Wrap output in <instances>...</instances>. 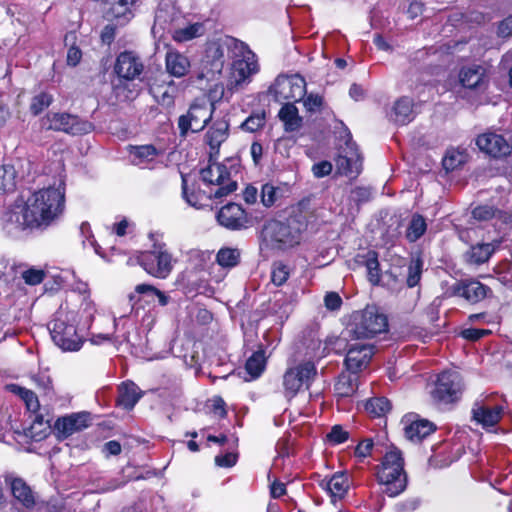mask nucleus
<instances>
[{"label": "nucleus", "mask_w": 512, "mask_h": 512, "mask_svg": "<svg viewBox=\"0 0 512 512\" xmlns=\"http://www.w3.org/2000/svg\"><path fill=\"white\" fill-rule=\"evenodd\" d=\"M65 210V190L48 187L33 192L25 201L16 202L10 220L22 230H46L55 224Z\"/></svg>", "instance_id": "obj_1"}, {"label": "nucleus", "mask_w": 512, "mask_h": 512, "mask_svg": "<svg viewBox=\"0 0 512 512\" xmlns=\"http://www.w3.org/2000/svg\"><path fill=\"white\" fill-rule=\"evenodd\" d=\"M493 396H485L477 399L471 410V420L482 428L488 429L496 426L502 418L503 404L492 402Z\"/></svg>", "instance_id": "obj_13"}, {"label": "nucleus", "mask_w": 512, "mask_h": 512, "mask_svg": "<svg viewBox=\"0 0 512 512\" xmlns=\"http://www.w3.org/2000/svg\"><path fill=\"white\" fill-rule=\"evenodd\" d=\"M238 455L233 452H227L224 455H217L215 457V464L219 467L230 468L237 462Z\"/></svg>", "instance_id": "obj_63"}, {"label": "nucleus", "mask_w": 512, "mask_h": 512, "mask_svg": "<svg viewBox=\"0 0 512 512\" xmlns=\"http://www.w3.org/2000/svg\"><path fill=\"white\" fill-rule=\"evenodd\" d=\"M279 193L280 189L278 187L270 183L263 184L261 188L262 204L267 208L273 206L278 199Z\"/></svg>", "instance_id": "obj_51"}, {"label": "nucleus", "mask_w": 512, "mask_h": 512, "mask_svg": "<svg viewBox=\"0 0 512 512\" xmlns=\"http://www.w3.org/2000/svg\"><path fill=\"white\" fill-rule=\"evenodd\" d=\"M204 26L202 23H193L187 26H178L172 32V37L176 42L190 41L196 37L203 35Z\"/></svg>", "instance_id": "obj_39"}, {"label": "nucleus", "mask_w": 512, "mask_h": 512, "mask_svg": "<svg viewBox=\"0 0 512 512\" xmlns=\"http://www.w3.org/2000/svg\"><path fill=\"white\" fill-rule=\"evenodd\" d=\"M476 145L486 154L500 158L507 156L511 153V146L506 139L496 133H484L477 137Z\"/></svg>", "instance_id": "obj_20"}, {"label": "nucleus", "mask_w": 512, "mask_h": 512, "mask_svg": "<svg viewBox=\"0 0 512 512\" xmlns=\"http://www.w3.org/2000/svg\"><path fill=\"white\" fill-rule=\"evenodd\" d=\"M265 125L264 114L249 116L241 125L242 129L249 132H255Z\"/></svg>", "instance_id": "obj_55"}, {"label": "nucleus", "mask_w": 512, "mask_h": 512, "mask_svg": "<svg viewBox=\"0 0 512 512\" xmlns=\"http://www.w3.org/2000/svg\"><path fill=\"white\" fill-rule=\"evenodd\" d=\"M53 100V96L47 92H41L33 96L29 107L30 112L34 116H38L52 104Z\"/></svg>", "instance_id": "obj_48"}, {"label": "nucleus", "mask_w": 512, "mask_h": 512, "mask_svg": "<svg viewBox=\"0 0 512 512\" xmlns=\"http://www.w3.org/2000/svg\"><path fill=\"white\" fill-rule=\"evenodd\" d=\"M231 61L227 87L229 90H239L250 83L251 77L258 73L259 65L256 55L244 42L241 53L233 55Z\"/></svg>", "instance_id": "obj_7"}, {"label": "nucleus", "mask_w": 512, "mask_h": 512, "mask_svg": "<svg viewBox=\"0 0 512 512\" xmlns=\"http://www.w3.org/2000/svg\"><path fill=\"white\" fill-rule=\"evenodd\" d=\"M325 307L328 310L336 311L342 305V299L336 292H328L324 297Z\"/></svg>", "instance_id": "obj_64"}, {"label": "nucleus", "mask_w": 512, "mask_h": 512, "mask_svg": "<svg viewBox=\"0 0 512 512\" xmlns=\"http://www.w3.org/2000/svg\"><path fill=\"white\" fill-rule=\"evenodd\" d=\"M320 486L329 492L333 501H336L347 494L350 481L345 473L337 472L329 480H322Z\"/></svg>", "instance_id": "obj_27"}, {"label": "nucleus", "mask_w": 512, "mask_h": 512, "mask_svg": "<svg viewBox=\"0 0 512 512\" xmlns=\"http://www.w3.org/2000/svg\"><path fill=\"white\" fill-rule=\"evenodd\" d=\"M323 97L319 94L310 93L305 95L303 98V105L305 109L310 113H315L320 111L323 106Z\"/></svg>", "instance_id": "obj_53"}, {"label": "nucleus", "mask_w": 512, "mask_h": 512, "mask_svg": "<svg viewBox=\"0 0 512 512\" xmlns=\"http://www.w3.org/2000/svg\"><path fill=\"white\" fill-rule=\"evenodd\" d=\"M154 99L164 107H171L174 105V98L176 94V87L173 81L167 84L154 83L149 89Z\"/></svg>", "instance_id": "obj_35"}, {"label": "nucleus", "mask_w": 512, "mask_h": 512, "mask_svg": "<svg viewBox=\"0 0 512 512\" xmlns=\"http://www.w3.org/2000/svg\"><path fill=\"white\" fill-rule=\"evenodd\" d=\"M379 484L384 488L382 492L389 497H396L407 486V475L404 471V460L399 450L387 452L377 472Z\"/></svg>", "instance_id": "obj_4"}, {"label": "nucleus", "mask_w": 512, "mask_h": 512, "mask_svg": "<svg viewBox=\"0 0 512 512\" xmlns=\"http://www.w3.org/2000/svg\"><path fill=\"white\" fill-rule=\"evenodd\" d=\"M277 85L281 86L279 95L283 99L298 102L306 95L305 79L299 75L293 76L290 79H283L282 81L277 80Z\"/></svg>", "instance_id": "obj_25"}, {"label": "nucleus", "mask_w": 512, "mask_h": 512, "mask_svg": "<svg viewBox=\"0 0 512 512\" xmlns=\"http://www.w3.org/2000/svg\"><path fill=\"white\" fill-rule=\"evenodd\" d=\"M365 409L374 417H381L391 409V403L386 397H373L367 400Z\"/></svg>", "instance_id": "obj_46"}, {"label": "nucleus", "mask_w": 512, "mask_h": 512, "mask_svg": "<svg viewBox=\"0 0 512 512\" xmlns=\"http://www.w3.org/2000/svg\"><path fill=\"white\" fill-rule=\"evenodd\" d=\"M16 187V170L13 166H0V194L14 191Z\"/></svg>", "instance_id": "obj_45"}, {"label": "nucleus", "mask_w": 512, "mask_h": 512, "mask_svg": "<svg viewBox=\"0 0 512 512\" xmlns=\"http://www.w3.org/2000/svg\"><path fill=\"white\" fill-rule=\"evenodd\" d=\"M496 246L493 243H477L471 245L465 252L464 259L469 265L479 266L486 263L494 254Z\"/></svg>", "instance_id": "obj_30"}, {"label": "nucleus", "mask_w": 512, "mask_h": 512, "mask_svg": "<svg viewBox=\"0 0 512 512\" xmlns=\"http://www.w3.org/2000/svg\"><path fill=\"white\" fill-rule=\"evenodd\" d=\"M454 296L465 299L470 304H477L493 295L492 289L477 279H462L452 286Z\"/></svg>", "instance_id": "obj_15"}, {"label": "nucleus", "mask_w": 512, "mask_h": 512, "mask_svg": "<svg viewBox=\"0 0 512 512\" xmlns=\"http://www.w3.org/2000/svg\"><path fill=\"white\" fill-rule=\"evenodd\" d=\"M459 82L467 89L483 90L487 85L486 69L481 65H469L461 68Z\"/></svg>", "instance_id": "obj_23"}, {"label": "nucleus", "mask_w": 512, "mask_h": 512, "mask_svg": "<svg viewBox=\"0 0 512 512\" xmlns=\"http://www.w3.org/2000/svg\"><path fill=\"white\" fill-rule=\"evenodd\" d=\"M356 262L364 265L368 272L369 281L376 285L379 283L381 278L380 264L378 261V253L374 250H368L364 254H358L356 256Z\"/></svg>", "instance_id": "obj_33"}, {"label": "nucleus", "mask_w": 512, "mask_h": 512, "mask_svg": "<svg viewBox=\"0 0 512 512\" xmlns=\"http://www.w3.org/2000/svg\"><path fill=\"white\" fill-rule=\"evenodd\" d=\"M214 103L206 98L197 99L193 102L187 113L178 119L180 136L186 137L188 132L197 133L202 131L212 119Z\"/></svg>", "instance_id": "obj_10"}, {"label": "nucleus", "mask_w": 512, "mask_h": 512, "mask_svg": "<svg viewBox=\"0 0 512 512\" xmlns=\"http://www.w3.org/2000/svg\"><path fill=\"white\" fill-rule=\"evenodd\" d=\"M159 154L160 152L151 144L131 146L130 149L132 163L140 166L141 168L148 167V165L153 162Z\"/></svg>", "instance_id": "obj_34"}, {"label": "nucleus", "mask_w": 512, "mask_h": 512, "mask_svg": "<svg viewBox=\"0 0 512 512\" xmlns=\"http://www.w3.org/2000/svg\"><path fill=\"white\" fill-rule=\"evenodd\" d=\"M241 250L222 247L216 254V262L223 268H233L240 263Z\"/></svg>", "instance_id": "obj_44"}, {"label": "nucleus", "mask_w": 512, "mask_h": 512, "mask_svg": "<svg viewBox=\"0 0 512 512\" xmlns=\"http://www.w3.org/2000/svg\"><path fill=\"white\" fill-rule=\"evenodd\" d=\"M423 270V260L420 257L412 258L408 265L406 283L409 288L417 286L420 282Z\"/></svg>", "instance_id": "obj_47"}, {"label": "nucleus", "mask_w": 512, "mask_h": 512, "mask_svg": "<svg viewBox=\"0 0 512 512\" xmlns=\"http://www.w3.org/2000/svg\"><path fill=\"white\" fill-rule=\"evenodd\" d=\"M291 269L282 261H276L271 267V281L276 286L283 285L289 278Z\"/></svg>", "instance_id": "obj_49"}, {"label": "nucleus", "mask_w": 512, "mask_h": 512, "mask_svg": "<svg viewBox=\"0 0 512 512\" xmlns=\"http://www.w3.org/2000/svg\"><path fill=\"white\" fill-rule=\"evenodd\" d=\"M201 180L207 185H216L213 193L215 199L226 197L237 189V182L231 180L230 171L226 165L209 161V164L200 171Z\"/></svg>", "instance_id": "obj_11"}, {"label": "nucleus", "mask_w": 512, "mask_h": 512, "mask_svg": "<svg viewBox=\"0 0 512 512\" xmlns=\"http://www.w3.org/2000/svg\"><path fill=\"white\" fill-rule=\"evenodd\" d=\"M139 386H119L117 403L126 410H131L142 397Z\"/></svg>", "instance_id": "obj_37"}, {"label": "nucleus", "mask_w": 512, "mask_h": 512, "mask_svg": "<svg viewBox=\"0 0 512 512\" xmlns=\"http://www.w3.org/2000/svg\"><path fill=\"white\" fill-rule=\"evenodd\" d=\"M77 313L61 305L48 324L51 338L63 351H78L83 344L77 332Z\"/></svg>", "instance_id": "obj_3"}, {"label": "nucleus", "mask_w": 512, "mask_h": 512, "mask_svg": "<svg viewBox=\"0 0 512 512\" xmlns=\"http://www.w3.org/2000/svg\"><path fill=\"white\" fill-rule=\"evenodd\" d=\"M303 225L294 218H288L285 222L279 220L269 221L263 228L265 240L271 242L275 247L284 249L293 247L301 239Z\"/></svg>", "instance_id": "obj_8"}, {"label": "nucleus", "mask_w": 512, "mask_h": 512, "mask_svg": "<svg viewBox=\"0 0 512 512\" xmlns=\"http://www.w3.org/2000/svg\"><path fill=\"white\" fill-rule=\"evenodd\" d=\"M348 338H353V336H348L346 330L340 336H329L326 338L324 342V347L322 353L319 355L320 357L329 354L330 352H335L336 354H340L346 350H348Z\"/></svg>", "instance_id": "obj_41"}, {"label": "nucleus", "mask_w": 512, "mask_h": 512, "mask_svg": "<svg viewBox=\"0 0 512 512\" xmlns=\"http://www.w3.org/2000/svg\"><path fill=\"white\" fill-rule=\"evenodd\" d=\"M462 381L460 373L455 370H446L436 376V379L432 381V384H459Z\"/></svg>", "instance_id": "obj_52"}, {"label": "nucleus", "mask_w": 512, "mask_h": 512, "mask_svg": "<svg viewBox=\"0 0 512 512\" xmlns=\"http://www.w3.org/2000/svg\"><path fill=\"white\" fill-rule=\"evenodd\" d=\"M387 326V317L375 306H367L364 310L352 314V322L346 328V333L355 339L370 338L385 332Z\"/></svg>", "instance_id": "obj_5"}, {"label": "nucleus", "mask_w": 512, "mask_h": 512, "mask_svg": "<svg viewBox=\"0 0 512 512\" xmlns=\"http://www.w3.org/2000/svg\"><path fill=\"white\" fill-rule=\"evenodd\" d=\"M339 173L345 176L358 175L361 170V157L354 143L346 142V148L339 154L336 160Z\"/></svg>", "instance_id": "obj_22"}, {"label": "nucleus", "mask_w": 512, "mask_h": 512, "mask_svg": "<svg viewBox=\"0 0 512 512\" xmlns=\"http://www.w3.org/2000/svg\"><path fill=\"white\" fill-rule=\"evenodd\" d=\"M31 424L28 433L32 438L42 439L46 436V431L50 428V420L39 410L30 413Z\"/></svg>", "instance_id": "obj_38"}, {"label": "nucleus", "mask_w": 512, "mask_h": 512, "mask_svg": "<svg viewBox=\"0 0 512 512\" xmlns=\"http://www.w3.org/2000/svg\"><path fill=\"white\" fill-rule=\"evenodd\" d=\"M137 261L139 265L150 275L164 279L172 271V256L165 245H154L151 251L142 252Z\"/></svg>", "instance_id": "obj_12"}, {"label": "nucleus", "mask_w": 512, "mask_h": 512, "mask_svg": "<svg viewBox=\"0 0 512 512\" xmlns=\"http://www.w3.org/2000/svg\"><path fill=\"white\" fill-rule=\"evenodd\" d=\"M332 164L329 161L323 160L313 164L312 173L316 178H322L329 175L332 172Z\"/></svg>", "instance_id": "obj_62"}, {"label": "nucleus", "mask_w": 512, "mask_h": 512, "mask_svg": "<svg viewBox=\"0 0 512 512\" xmlns=\"http://www.w3.org/2000/svg\"><path fill=\"white\" fill-rule=\"evenodd\" d=\"M111 5V10L116 17L125 15L130 11V7L133 5L134 0H106Z\"/></svg>", "instance_id": "obj_58"}, {"label": "nucleus", "mask_w": 512, "mask_h": 512, "mask_svg": "<svg viewBox=\"0 0 512 512\" xmlns=\"http://www.w3.org/2000/svg\"><path fill=\"white\" fill-rule=\"evenodd\" d=\"M490 333L487 329L467 328L461 331V336L469 341H477Z\"/></svg>", "instance_id": "obj_61"}, {"label": "nucleus", "mask_w": 512, "mask_h": 512, "mask_svg": "<svg viewBox=\"0 0 512 512\" xmlns=\"http://www.w3.org/2000/svg\"><path fill=\"white\" fill-rule=\"evenodd\" d=\"M317 368L311 361H304L298 365L286 370L284 374V384H305L317 380Z\"/></svg>", "instance_id": "obj_24"}, {"label": "nucleus", "mask_w": 512, "mask_h": 512, "mask_svg": "<svg viewBox=\"0 0 512 512\" xmlns=\"http://www.w3.org/2000/svg\"><path fill=\"white\" fill-rule=\"evenodd\" d=\"M265 368V356L263 351H257L246 361L245 371L249 377H245V381H253L258 378Z\"/></svg>", "instance_id": "obj_40"}, {"label": "nucleus", "mask_w": 512, "mask_h": 512, "mask_svg": "<svg viewBox=\"0 0 512 512\" xmlns=\"http://www.w3.org/2000/svg\"><path fill=\"white\" fill-rule=\"evenodd\" d=\"M22 278L28 285H38L45 278V272L42 269L30 268L22 273Z\"/></svg>", "instance_id": "obj_57"}, {"label": "nucleus", "mask_w": 512, "mask_h": 512, "mask_svg": "<svg viewBox=\"0 0 512 512\" xmlns=\"http://www.w3.org/2000/svg\"><path fill=\"white\" fill-rule=\"evenodd\" d=\"M11 392L18 395L21 400L25 403L26 409L30 413H35L41 410L38 396L24 386H7Z\"/></svg>", "instance_id": "obj_43"}, {"label": "nucleus", "mask_w": 512, "mask_h": 512, "mask_svg": "<svg viewBox=\"0 0 512 512\" xmlns=\"http://www.w3.org/2000/svg\"><path fill=\"white\" fill-rule=\"evenodd\" d=\"M144 69L140 58L133 52L124 51L116 59L114 71L118 76V83L113 85V90L120 100H129L134 97V92L128 88L127 81L136 79Z\"/></svg>", "instance_id": "obj_6"}, {"label": "nucleus", "mask_w": 512, "mask_h": 512, "mask_svg": "<svg viewBox=\"0 0 512 512\" xmlns=\"http://www.w3.org/2000/svg\"><path fill=\"white\" fill-rule=\"evenodd\" d=\"M181 177L183 198L190 206L195 207L197 209L201 208L203 205L200 202V194L194 191L188 192L186 176L182 175Z\"/></svg>", "instance_id": "obj_54"}, {"label": "nucleus", "mask_w": 512, "mask_h": 512, "mask_svg": "<svg viewBox=\"0 0 512 512\" xmlns=\"http://www.w3.org/2000/svg\"><path fill=\"white\" fill-rule=\"evenodd\" d=\"M494 214L495 210L493 209V207L488 205L478 206L474 208L472 211L473 218L479 221L489 220L493 218Z\"/></svg>", "instance_id": "obj_60"}, {"label": "nucleus", "mask_w": 512, "mask_h": 512, "mask_svg": "<svg viewBox=\"0 0 512 512\" xmlns=\"http://www.w3.org/2000/svg\"><path fill=\"white\" fill-rule=\"evenodd\" d=\"M184 24L185 17L174 4H160L155 14L154 29L159 27L163 31H167L172 34L174 29Z\"/></svg>", "instance_id": "obj_17"}, {"label": "nucleus", "mask_w": 512, "mask_h": 512, "mask_svg": "<svg viewBox=\"0 0 512 512\" xmlns=\"http://www.w3.org/2000/svg\"><path fill=\"white\" fill-rule=\"evenodd\" d=\"M371 189L368 187H355L351 191V200L354 201L356 204H362L365 202H368L371 198Z\"/></svg>", "instance_id": "obj_59"}, {"label": "nucleus", "mask_w": 512, "mask_h": 512, "mask_svg": "<svg viewBox=\"0 0 512 512\" xmlns=\"http://www.w3.org/2000/svg\"><path fill=\"white\" fill-rule=\"evenodd\" d=\"M431 403L439 410H451L462 398V386H433Z\"/></svg>", "instance_id": "obj_19"}, {"label": "nucleus", "mask_w": 512, "mask_h": 512, "mask_svg": "<svg viewBox=\"0 0 512 512\" xmlns=\"http://www.w3.org/2000/svg\"><path fill=\"white\" fill-rule=\"evenodd\" d=\"M165 64L167 72L177 78L185 76L191 66L188 57L176 50L166 53Z\"/></svg>", "instance_id": "obj_29"}, {"label": "nucleus", "mask_w": 512, "mask_h": 512, "mask_svg": "<svg viewBox=\"0 0 512 512\" xmlns=\"http://www.w3.org/2000/svg\"><path fill=\"white\" fill-rule=\"evenodd\" d=\"M389 119L396 124L406 125L414 119L413 101L407 96H403L395 101Z\"/></svg>", "instance_id": "obj_26"}, {"label": "nucleus", "mask_w": 512, "mask_h": 512, "mask_svg": "<svg viewBox=\"0 0 512 512\" xmlns=\"http://www.w3.org/2000/svg\"><path fill=\"white\" fill-rule=\"evenodd\" d=\"M374 355V346L369 344L357 343L350 345L345 358V366L347 370L356 375L369 364Z\"/></svg>", "instance_id": "obj_18"}, {"label": "nucleus", "mask_w": 512, "mask_h": 512, "mask_svg": "<svg viewBox=\"0 0 512 512\" xmlns=\"http://www.w3.org/2000/svg\"><path fill=\"white\" fill-rule=\"evenodd\" d=\"M278 116L284 123L285 131L287 132L296 131L301 127L302 118L299 116L298 109L293 103L283 105Z\"/></svg>", "instance_id": "obj_36"}, {"label": "nucleus", "mask_w": 512, "mask_h": 512, "mask_svg": "<svg viewBox=\"0 0 512 512\" xmlns=\"http://www.w3.org/2000/svg\"><path fill=\"white\" fill-rule=\"evenodd\" d=\"M404 419L406 422L404 428L405 436L412 442H421L436 431V425L433 422L420 418L417 414L406 415Z\"/></svg>", "instance_id": "obj_21"}, {"label": "nucleus", "mask_w": 512, "mask_h": 512, "mask_svg": "<svg viewBox=\"0 0 512 512\" xmlns=\"http://www.w3.org/2000/svg\"><path fill=\"white\" fill-rule=\"evenodd\" d=\"M242 49L243 42L231 36L208 43L197 78L207 81L216 80L221 75L227 60L241 53Z\"/></svg>", "instance_id": "obj_2"}, {"label": "nucleus", "mask_w": 512, "mask_h": 512, "mask_svg": "<svg viewBox=\"0 0 512 512\" xmlns=\"http://www.w3.org/2000/svg\"><path fill=\"white\" fill-rule=\"evenodd\" d=\"M137 294L143 295V297L147 298L148 301L157 298L160 306H166L170 301V297L166 293L160 291L155 286L150 284L143 283L138 284L135 287V293L129 295V301L133 305L140 301V298L137 296Z\"/></svg>", "instance_id": "obj_31"}, {"label": "nucleus", "mask_w": 512, "mask_h": 512, "mask_svg": "<svg viewBox=\"0 0 512 512\" xmlns=\"http://www.w3.org/2000/svg\"><path fill=\"white\" fill-rule=\"evenodd\" d=\"M10 487L13 497L19 504L28 510L34 507V494L21 478H14L10 483Z\"/></svg>", "instance_id": "obj_32"}, {"label": "nucleus", "mask_w": 512, "mask_h": 512, "mask_svg": "<svg viewBox=\"0 0 512 512\" xmlns=\"http://www.w3.org/2000/svg\"><path fill=\"white\" fill-rule=\"evenodd\" d=\"M466 153L456 150H451L446 153L442 160L445 170L453 171L466 162Z\"/></svg>", "instance_id": "obj_50"}, {"label": "nucleus", "mask_w": 512, "mask_h": 512, "mask_svg": "<svg viewBox=\"0 0 512 512\" xmlns=\"http://www.w3.org/2000/svg\"><path fill=\"white\" fill-rule=\"evenodd\" d=\"M229 123L226 120H217L205 135L206 143L210 147V154H218L221 144L227 139Z\"/></svg>", "instance_id": "obj_28"}, {"label": "nucleus", "mask_w": 512, "mask_h": 512, "mask_svg": "<svg viewBox=\"0 0 512 512\" xmlns=\"http://www.w3.org/2000/svg\"><path fill=\"white\" fill-rule=\"evenodd\" d=\"M427 230V223L425 218L415 213L412 215L411 220L406 229L405 237L410 243H414L419 240Z\"/></svg>", "instance_id": "obj_42"}, {"label": "nucleus", "mask_w": 512, "mask_h": 512, "mask_svg": "<svg viewBox=\"0 0 512 512\" xmlns=\"http://www.w3.org/2000/svg\"><path fill=\"white\" fill-rule=\"evenodd\" d=\"M41 125L46 130L63 132L72 136L88 134L95 128L92 122L66 112L47 113L41 119Z\"/></svg>", "instance_id": "obj_9"}, {"label": "nucleus", "mask_w": 512, "mask_h": 512, "mask_svg": "<svg viewBox=\"0 0 512 512\" xmlns=\"http://www.w3.org/2000/svg\"><path fill=\"white\" fill-rule=\"evenodd\" d=\"M90 413L83 411L72 413L68 416L58 418L55 421L54 428L59 439H66L72 434L82 431L90 425Z\"/></svg>", "instance_id": "obj_16"}, {"label": "nucleus", "mask_w": 512, "mask_h": 512, "mask_svg": "<svg viewBox=\"0 0 512 512\" xmlns=\"http://www.w3.org/2000/svg\"><path fill=\"white\" fill-rule=\"evenodd\" d=\"M326 438L330 443L337 445L348 440L349 433L341 425H334Z\"/></svg>", "instance_id": "obj_56"}, {"label": "nucleus", "mask_w": 512, "mask_h": 512, "mask_svg": "<svg viewBox=\"0 0 512 512\" xmlns=\"http://www.w3.org/2000/svg\"><path fill=\"white\" fill-rule=\"evenodd\" d=\"M216 218L221 226L232 231L247 229L254 224L252 216L237 203H228L223 206Z\"/></svg>", "instance_id": "obj_14"}]
</instances>
